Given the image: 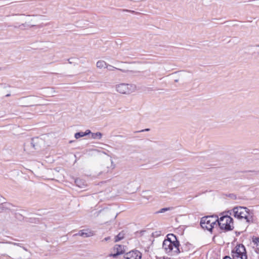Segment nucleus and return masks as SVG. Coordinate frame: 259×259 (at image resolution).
I'll use <instances>...</instances> for the list:
<instances>
[{
	"label": "nucleus",
	"mask_w": 259,
	"mask_h": 259,
	"mask_svg": "<svg viewBox=\"0 0 259 259\" xmlns=\"http://www.w3.org/2000/svg\"><path fill=\"white\" fill-rule=\"evenodd\" d=\"M31 100V99H29V98H28V99H27V100H29H29Z\"/></svg>",
	"instance_id": "nucleus-24"
},
{
	"label": "nucleus",
	"mask_w": 259,
	"mask_h": 259,
	"mask_svg": "<svg viewBox=\"0 0 259 259\" xmlns=\"http://www.w3.org/2000/svg\"><path fill=\"white\" fill-rule=\"evenodd\" d=\"M217 223L222 230L229 231L234 228L233 219L228 215L223 216L218 219Z\"/></svg>",
	"instance_id": "nucleus-2"
},
{
	"label": "nucleus",
	"mask_w": 259,
	"mask_h": 259,
	"mask_svg": "<svg viewBox=\"0 0 259 259\" xmlns=\"http://www.w3.org/2000/svg\"><path fill=\"white\" fill-rule=\"evenodd\" d=\"M13 255L15 259H28L31 255L30 252L24 247H17L14 250Z\"/></svg>",
	"instance_id": "nucleus-7"
},
{
	"label": "nucleus",
	"mask_w": 259,
	"mask_h": 259,
	"mask_svg": "<svg viewBox=\"0 0 259 259\" xmlns=\"http://www.w3.org/2000/svg\"><path fill=\"white\" fill-rule=\"evenodd\" d=\"M149 129H146L145 131H149Z\"/></svg>",
	"instance_id": "nucleus-25"
},
{
	"label": "nucleus",
	"mask_w": 259,
	"mask_h": 259,
	"mask_svg": "<svg viewBox=\"0 0 259 259\" xmlns=\"http://www.w3.org/2000/svg\"><path fill=\"white\" fill-rule=\"evenodd\" d=\"M142 254L139 251H132L126 253L124 256V259H141Z\"/></svg>",
	"instance_id": "nucleus-9"
},
{
	"label": "nucleus",
	"mask_w": 259,
	"mask_h": 259,
	"mask_svg": "<svg viewBox=\"0 0 259 259\" xmlns=\"http://www.w3.org/2000/svg\"><path fill=\"white\" fill-rule=\"evenodd\" d=\"M115 167V164L111 158L104 159L101 165L102 172L104 173L111 172Z\"/></svg>",
	"instance_id": "nucleus-8"
},
{
	"label": "nucleus",
	"mask_w": 259,
	"mask_h": 259,
	"mask_svg": "<svg viewBox=\"0 0 259 259\" xmlns=\"http://www.w3.org/2000/svg\"><path fill=\"white\" fill-rule=\"evenodd\" d=\"M75 184L76 185L79 187V188H84V186H85L87 185L85 184L84 182H82L81 180L80 179H76L75 181Z\"/></svg>",
	"instance_id": "nucleus-15"
},
{
	"label": "nucleus",
	"mask_w": 259,
	"mask_h": 259,
	"mask_svg": "<svg viewBox=\"0 0 259 259\" xmlns=\"http://www.w3.org/2000/svg\"><path fill=\"white\" fill-rule=\"evenodd\" d=\"M10 204L7 203L0 204V212L6 210L9 208Z\"/></svg>",
	"instance_id": "nucleus-14"
},
{
	"label": "nucleus",
	"mask_w": 259,
	"mask_h": 259,
	"mask_svg": "<svg viewBox=\"0 0 259 259\" xmlns=\"http://www.w3.org/2000/svg\"><path fill=\"white\" fill-rule=\"evenodd\" d=\"M233 215L235 218L238 219H245L247 222L249 221V213L246 207H236L233 209Z\"/></svg>",
	"instance_id": "nucleus-5"
},
{
	"label": "nucleus",
	"mask_w": 259,
	"mask_h": 259,
	"mask_svg": "<svg viewBox=\"0 0 259 259\" xmlns=\"http://www.w3.org/2000/svg\"><path fill=\"white\" fill-rule=\"evenodd\" d=\"M174 238L172 240L171 238H167L163 242L162 248L165 252L170 255H178L180 252L179 242L177 240L175 236L171 235Z\"/></svg>",
	"instance_id": "nucleus-1"
},
{
	"label": "nucleus",
	"mask_w": 259,
	"mask_h": 259,
	"mask_svg": "<svg viewBox=\"0 0 259 259\" xmlns=\"http://www.w3.org/2000/svg\"><path fill=\"white\" fill-rule=\"evenodd\" d=\"M117 92L122 94L129 95L137 90V87L133 84L120 83L116 85Z\"/></svg>",
	"instance_id": "nucleus-4"
},
{
	"label": "nucleus",
	"mask_w": 259,
	"mask_h": 259,
	"mask_svg": "<svg viewBox=\"0 0 259 259\" xmlns=\"http://www.w3.org/2000/svg\"><path fill=\"white\" fill-rule=\"evenodd\" d=\"M109 70L111 71L113 70L114 68H115L114 67L111 66V65H108L107 68Z\"/></svg>",
	"instance_id": "nucleus-21"
},
{
	"label": "nucleus",
	"mask_w": 259,
	"mask_h": 259,
	"mask_svg": "<svg viewBox=\"0 0 259 259\" xmlns=\"http://www.w3.org/2000/svg\"><path fill=\"white\" fill-rule=\"evenodd\" d=\"M124 246L121 245H116L113 248V251L114 253H112L110 255L115 257L118 255L122 254L124 252Z\"/></svg>",
	"instance_id": "nucleus-10"
},
{
	"label": "nucleus",
	"mask_w": 259,
	"mask_h": 259,
	"mask_svg": "<svg viewBox=\"0 0 259 259\" xmlns=\"http://www.w3.org/2000/svg\"><path fill=\"white\" fill-rule=\"evenodd\" d=\"M102 137V134L100 132L91 133V138L93 139H101Z\"/></svg>",
	"instance_id": "nucleus-13"
},
{
	"label": "nucleus",
	"mask_w": 259,
	"mask_h": 259,
	"mask_svg": "<svg viewBox=\"0 0 259 259\" xmlns=\"http://www.w3.org/2000/svg\"><path fill=\"white\" fill-rule=\"evenodd\" d=\"M84 133L85 136H87L88 135H90L91 136V133H92L90 130H87L85 132H83Z\"/></svg>",
	"instance_id": "nucleus-20"
},
{
	"label": "nucleus",
	"mask_w": 259,
	"mask_h": 259,
	"mask_svg": "<svg viewBox=\"0 0 259 259\" xmlns=\"http://www.w3.org/2000/svg\"><path fill=\"white\" fill-rule=\"evenodd\" d=\"M110 237H106L104 239V240L103 241H108V240L110 239Z\"/></svg>",
	"instance_id": "nucleus-22"
},
{
	"label": "nucleus",
	"mask_w": 259,
	"mask_h": 259,
	"mask_svg": "<svg viewBox=\"0 0 259 259\" xmlns=\"http://www.w3.org/2000/svg\"><path fill=\"white\" fill-rule=\"evenodd\" d=\"M172 207H166V208H163L162 209H161L158 212L159 213H163L166 211H167V210H171L172 209Z\"/></svg>",
	"instance_id": "nucleus-19"
},
{
	"label": "nucleus",
	"mask_w": 259,
	"mask_h": 259,
	"mask_svg": "<svg viewBox=\"0 0 259 259\" xmlns=\"http://www.w3.org/2000/svg\"><path fill=\"white\" fill-rule=\"evenodd\" d=\"M252 242L254 245H255L257 249H259V238L257 237H253L252 238Z\"/></svg>",
	"instance_id": "nucleus-16"
},
{
	"label": "nucleus",
	"mask_w": 259,
	"mask_h": 259,
	"mask_svg": "<svg viewBox=\"0 0 259 259\" xmlns=\"http://www.w3.org/2000/svg\"><path fill=\"white\" fill-rule=\"evenodd\" d=\"M95 234L94 231L90 229H83L80 230L76 234L84 238L90 237L94 236Z\"/></svg>",
	"instance_id": "nucleus-11"
},
{
	"label": "nucleus",
	"mask_w": 259,
	"mask_h": 259,
	"mask_svg": "<svg viewBox=\"0 0 259 259\" xmlns=\"http://www.w3.org/2000/svg\"><path fill=\"white\" fill-rule=\"evenodd\" d=\"M85 136L84 133L83 132H78L75 134L74 137L77 139L79 138L83 137Z\"/></svg>",
	"instance_id": "nucleus-18"
},
{
	"label": "nucleus",
	"mask_w": 259,
	"mask_h": 259,
	"mask_svg": "<svg viewBox=\"0 0 259 259\" xmlns=\"http://www.w3.org/2000/svg\"><path fill=\"white\" fill-rule=\"evenodd\" d=\"M96 66L99 69L108 68V65L106 62L103 60H99L96 63Z\"/></svg>",
	"instance_id": "nucleus-12"
},
{
	"label": "nucleus",
	"mask_w": 259,
	"mask_h": 259,
	"mask_svg": "<svg viewBox=\"0 0 259 259\" xmlns=\"http://www.w3.org/2000/svg\"><path fill=\"white\" fill-rule=\"evenodd\" d=\"M217 221L218 219L213 216L204 217L201 219L200 225L202 228L211 231L215 226H217Z\"/></svg>",
	"instance_id": "nucleus-3"
},
{
	"label": "nucleus",
	"mask_w": 259,
	"mask_h": 259,
	"mask_svg": "<svg viewBox=\"0 0 259 259\" xmlns=\"http://www.w3.org/2000/svg\"><path fill=\"white\" fill-rule=\"evenodd\" d=\"M124 237L123 234L120 233L115 237V242H118L123 239Z\"/></svg>",
	"instance_id": "nucleus-17"
},
{
	"label": "nucleus",
	"mask_w": 259,
	"mask_h": 259,
	"mask_svg": "<svg viewBox=\"0 0 259 259\" xmlns=\"http://www.w3.org/2000/svg\"><path fill=\"white\" fill-rule=\"evenodd\" d=\"M233 259H247L246 249L244 245L239 244L232 250Z\"/></svg>",
	"instance_id": "nucleus-6"
},
{
	"label": "nucleus",
	"mask_w": 259,
	"mask_h": 259,
	"mask_svg": "<svg viewBox=\"0 0 259 259\" xmlns=\"http://www.w3.org/2000/svg\"><path fill=\"white\" fill-rule=\"evenodd\" d=\"M224 259H232V258L231 257H230L229 256H226L224 258Z\"/></svg>",
	"instance_id": "nucleus-23"
}]
</instances>
